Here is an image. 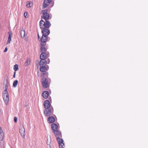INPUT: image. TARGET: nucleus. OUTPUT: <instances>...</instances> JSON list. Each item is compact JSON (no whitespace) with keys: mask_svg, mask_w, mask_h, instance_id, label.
<instances>
[{"mask_svg":"<svg viewBox=\"0 0 148 148\" xmlns=\"http://www.w3.org/2000/svg\"><path fill=\"white\" fill-rule=\"evenodd\" d=\"M5 89L4 90L3 92L2 96H4L5 95L8 94L7 91L8 86L7 84L5 85Z\"/></svg>","mask_w":148,"mask_h":148,"instance_id":"17","label":"nucleus"},{"mask_svg":"<svg viewBox=\"0 0 148 148\" xmlns=\"http://www.w3.org/2000/svg\"><path fill=\"white\" fill-rule=\"evenodd\" d=\"M8 40L7 42V44L9 43V32H8Z\"/></svg>","mask_w":148,"mask_h":148,"instance_id":"26","label":"nucleus"},{"mask_svg":"<svg viewBox=\"0 0 148 148\" xmlns=\"http://www.w3.org/2000/svg\"><path fill=\"white\" fill-rule=\"evenodd\" d=\"M41 77L43 78H45L44 77L46 76L47 77L48 76V73L46 71L42 73L41 75Z\"/></svg>","mask_w":148,"mask_h":148,"instance_id":"20","label":"nucleus"},{"mask_svg":"<svg viewBox=\"0 0 148 148\" xmlns=\"http://www.w3.org/2000/svg\"><path fill=\"white\" fill-rule=\"evenodd\" d=\"M27 12H25L24 13V15L25 18H27L28 17V16H27Z\"/></svg>","mask_w":148,"mask_h":148,"instance_id":"28","label":"nucleus"},{"mask_svg":"<svg viewBox=\"0 0 148 148\" xmlns=\"http://www.w3.org/2000/svg\"><path fill=\"white\" fill-rule=\"evenodd\" d=\"M33 5V3L32 2L27 1L26 3V6L27 8L31 7Z\"/></svg>","mask_w":148,"mask_h":148,"instance_id":"18","label":"nucleus"},{"mask_svg":"<svg viewBox=\"0 0 148 148\" xmlns=\"http://www.w3.org/2000/svg\"><path fill=\"white\" fill-rule=\"evenodd\" d=\"M4 136V134H0V141H1L3 140Z\"/></svg>","mask_w":148,"mask_h":148,"instance_id":"25","label":"nucleus"},{"mask_svg":"<svg viewBox=\"0 0 148 148\" xmlns=\"http://www.w3.org/2000/svg\"><path fill=\"white\" fill-rule=\"evenodd\" d=\"M37 68H38V64H37Z\"/></svg>","mask_w":148,"mask_h":148,"instance_id":"36","label":"nucleus"},{"mask_svg":"<svg viewBox=\"0 0 148 148\" xmlns=\"http://www.w3.org/2000/svg\"><path fill=\"white\" fill-rule=\"evenodd\" d=\"M30 63V61L29 60L27 59L26 62H25V64L26 66L29 65Z\"/></svg>","mask_w":148,"mask_h":148,"instance_id":"24","label":"nucleus"},{"mask_svg":"<svg viewBox=\"0 0 148 148\" xmlns=\"http://www.w3.org/2000/svg\"><path fill=\"white\" fill-rule=\"evenodd\" d=\"M18 83V81L17 80L14 81L13 83V86L15 87L17 86V84Z\"/></svg>","mask_w":148,"mask_h":148,"instance_id":"23","label":"nucleus"},{"mask_svg":"<svg viewBox=\"0 0 148 148\" xmlns=\"http://www.w3.org/2000/svg\"><path fill=\"white\" fill-rule=\"evenodd\" d=\"M10 41H11V35H10Z\"/></svg>","mask_w":148,"mask_h":148,"instance_id":"34","label":"nucleus"},{"mask_svg":"<svg viewBox=\"0 0 148 148\" xmlns=\"http://www.w3.org/2000/svg\"><path fill=\"white\" fill-rule=\"evenodd\" d=\"M19 132L21 135V136H22L23 138H25V129L24 127L21 126L19 129Z\"/></svg>","mask_w":148,"mask_h":148,"instance_id":"9","label":"nucleus"},{"mask_svg":"<svg viewBox=\"0 0 148 148\" xmlns=\"http://www.w3.org/2000/svg\"><path fill=\"white\" fill-rule=\"evenodd\" d=\"M14 121L15 122H16L17 121V118L16 117H15L14 118Z\"/></svg>","mask_w":148,"mask_h":148,"instance_id":"30","label":"nucleus"},{"mask_svg":"<svg viewBox=\"0 0 148 148\" xmlns=\"http://www.w3.org/2000/svg\"><path fill=\"white\" fill-rule=\"evenodd\" d=\"M5 80V82H6L7 84H8L9 83L8 80L6 79Z\"/></svg>","mask_w":148,"mask_h":148,"instance_id":"31","label":"nucleus"},{"mask_svg":"<svg viewBox=\"0 0 148 148\" xmlns=\"http://www.w3.org/2000/svg\"><path fill=\"white\" fill-rule=\"evenodd\" d=\"M55 119L53 116H49L48 119V122L49 123H51L54 122Z\"/></svg>","mask_w":148,"mask_h":148,"instance_id":"15","label":"nucleus"},{"mask_svg":"<svg viewBox=\"0 0 148 148\" xmlns=\"http://www.w3.org/2000/svg\"><path fill=\"white\" fill-rule=\"evenodd\" d=\"M16 72H14V74L13 75V77L15 78V74H16Z\"/></svg>","mask_w":148,"mask_h":148,"instance_id":"32","label":"nucleus"},{"mask_svg":"<svg viewBox=\"0 0 148 148\" xmlns=\"http://www.w3.org/2000/svg\"><path fill=\"white\" fill-rule=\"evenodd\" d=\"M50 80L46 78H43L41 80V82L43 88H46L49 86L50 83Z\"/></svg>","mask_w":148,"mask_h":148,"instance_id":"4","label":"nucleus"},{"mask_svg":"<svg viewBox=\"0 0 148 148\" xmlns=\"http://www.w3.org/2000/svg\"><path fill=\"white\" fill-rule=\"evenodd\" d=\"M50 32H45L43 33H42V36L41 40V45L45 46L46 44V42L48 40V36Z\"/></svg>","mask_w":148,"mask_h":148,"instance_id":"3","label":"nucleus"},{"mask_svg":"<svg viewBox=\"0 0 148 148\" xmlns=\"http://www.w3.org/2000/svg\"><path fill=\"white\" fill-rule=\"evenodd\" d=\"M3 131L1 127H0V134H3Z\"/></svg>","mask_w":148,"mask_h":148,"instance_id":"27","label":"nucleus"},{"mask_svg":"<svg viewBox=\"0 0 148 148\" xmlns=\"http://www.w3.org/2000/svg\"><path fill=\"white\" fill-rule=\"evenodd\" d=\"M51 128L53 132L58 130V127L56 124L53 123L51 125Z\"/></svg>","mask_w":148,"mask_h":148,"instance_id":"16","label":"nucleus"},{"mask_svg":"<svg viewBox=\"0 0 148 148\" xmlns=\"http://www.w3.org/2000/svg\"><path fill=\"white\" fill-rule=\"evenodd\" d=\"M53 132L55 136L56 137L57 140L58 142L59 146L60 148H64V145L63 143V140L62 138H60V137L62 136L61 132L59 130L54 131Z\"/></svg>","mask_w":148,"mask_h":148,"instance_id":"2","label":"nucleus"},{"mask_svg":"<svg viewBox=\"0 0 148 148\" xmlns=\"http://www.w3.org/2000/svg\"><path fill=\"white\" fill-rule=\"evenodd\" d=\"M40 66V70L42 73L45 72L48 70L49 66L48 65L44 66Z\"/></svg>","mask_w":148,"mask_h":148,"instance_id":"12","label":"nucleus"},{"mask_svg":"<svg viewBox=\"0 0 148 148\" xmlns=\"http://www.w3.org/2000/svg\"><path fill=\"white\" fill-rule=\"evenodd\" d=\"M50 22L49 21L46 20L45 22L41 20L40 22L39 26L42 30V32L43 33L45 32H50L48 29L51 26Z\"/></svg>","mask_w":148,"mask_h":148,"instance_id":"1","label":"nucleus"},{"mask_svg":"<svg viewBox=\"0 0 148 148\" xmlns=\"http://www.w3.org/2000/svg\"><path fill=\"white\" fill-rule=\"evenodd\" d=\"M8 27V28L9 29V26Z\"/></svg>","mask_w":148,"mask_h":148,"instance_id":"37","label":"nucleus"},{"mask_svg":"<svg viewBox=\"0 0 148 148\" xmlns=\"http://www.w3.org/2000/svg\"><path fill=\"white\" fill-rule=\"evenodd\" d=\"M4 103L6 105L8 104L9 99L8 94L3 97Z\"/></svg>","mask_w":148,"mask_h":148,"instance_id":"10","label":"nucleus"},{"mask_svg":"<svg viewBox=\"0 0 148 148\" xmlns=\"http://www.w3.org/2000/svg\"><path fill=\"white\" fill-rule=\"evenodd\" d=\"M38 39H39V38L40 37H39V34H38Z\"/></svg>","mask_w":148,"mask_h":148,"instance_id":"33","label":"nucleus"},{"mask_svg":"<svg viewBox=\"0 0 148 148\" xmlns=\"http://www.w3.org/2000/svg\"><path fill=\"white\" fill-rule=\"evenodd\" d=\"M18 66L17 64H16L15 65L14 67V69L15 71V72H16V71H17L18 70Z\"/></svg>","mask_w":148,"mask_h":148,"instance_id":"22","label":"nucleus"},{"mask_svg":"<svg viewBox=\"0 0 148 148\" xmlns=\"http://www.w3.org/2000/svg\"><path fill=\"white\" fill-rule=\"evenodd\" d=\"M51 1L52 0H44L42 5L43 9L47 8Z\"/></svg>","mask_w":148,"mask_h":148,"instance_id":"8","label":"nucleus"},{"mask_svg":"<svg viewBox=\"0 0 148 148\" xmlns=\"http://www.w3.org/2000/svg\"><path fill=\"white\" fill-rule=\"evenodd\" d=\"M44 106L46 109L49 108H53L51 107V104L49 101L48 100H45L44 103Z\"/></svg>","mask_w":148,"mask_h":148,"instance_id":"11","label":"nucleus"},{"mask_svg":"<svg viewBox=\"0 0 148 148\" xmlns=\"http://www.w3.org/2000/svg\"><path fill=\"white\" fill-rule=\"evenodd\" d=\"M7 50H8V48H7V47H6L5 48V49H4V50L3 52H6L7 51Z\"/></svg>","mask_w":148,"mask_h":148,"instance_id":"29","label":"nucleus"},{"mask_svg":"<svg viewBox=\"0 0 148 148\" xmlns=\"http://www.w3.org/2000/svg\"><path fill=\"white\" fill-rule=\"evenodd\" d=\"M41 46V51L42 53L43 52H45L47 53V50L45 48L44 46Z\"/></svg>","mask_w":148,"mask_h":148,"instance_id":"19","label":"nucleus"},{"mask_svg":"<svg viewBox=\"0 0 148 148\" xmlns=\"http://www.w3.org/2000/svg\"><path fill=\"white\" fill-rule=\"evenodd\" d=\"M53 112V108L45 109L44 111V114L46 116H49L51 115Z\"/></svg>","mask_w":148,"mask_h":148,"instance_id":"5","label":"nucleus"},{"mask_svg":"<svg viewBox=\"0 0 148 148\" xmlns=\"http://www.w3.org/2000/svg\"><path fill=\"white\" fill-rule=\"evenodd\" d=\"M47 12V10H42V16L41 17L45 20L49 19V14Z\"/></svg>","mask_w":148,"mask_h":148,"instance_id":"6","label":"nucleus"},{"mask_svg":"<svg viewBox=\"0 0 148 148\" xmlns=\"http://www.w3.org/2000/svg\"><path fill=\"white\" fill-rule=\"evenodd\" d=\"M49 62H50L49 59V60H48V64H49Z\"/></svg>","mask_w":148,"mask_h":148,"instance_id":"35","label":"nucleus"},{"mask_svg":"<svg viewBox=\"0 0 148 148\" xmlns=\"http://www.w3.org/2000/svg\"><path fill=\"white\" fill-rule=\"evenodd\" d=\"M49 56V54L48 52H47V53H42L40 55V60L44 59L45 60Z\"/></svg>","mask_w":148,"mask_h":148,"instance_id":"7","label":"nucleus"},{"mask_svg":"<svg viewBox=\"0 0 148 148\" xmlns=\"http://www.w3.org/2000/svg\"><path fill=\"white\" fill-rule=\"evenodd\" d=\"M49 92L47 91H45L43 92L42 94V96L45 99H47L49 96Z\"/></svg>","mask_w":148,"mask_h":148,"instance_id":"14","label":"nucleus"},{"mask_svg":"<svg viewBox=\"0 0 148 148\" xmlns=\"http://www.w3.org/2000/svg\"><path fill=\"white\" fill-rule=\"evenodd\" d=\"M47 62L46 60H41L39 62V65L40 66H44L47 65Z\"/></svg>","mask_w":148,"mask_h":148,"instance_id":"13","label":"nucleus"},{"mask_svg":"<svg viewBox=\"0 0 148 148\" xmlns=\"http://www.w3.org/2000/svg\"><path fill=\"white\" fill-rule=\"evenodd\" d=\"M21 36L22 38L24 37L25 35V32L24 30H22L21 31V33H20Z\"/></svg>","mask_w":148,"mask_h":148,"instance_id":"21","label":"nucleus"}]
</instances>
